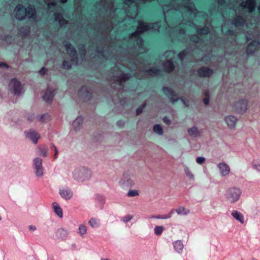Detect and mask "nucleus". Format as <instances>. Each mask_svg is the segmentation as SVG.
Returning <instances> with one entry per match:
<instances>
[{
  "instance_id": "nucleus-1",
  "label": "nucleus",
  "mask_w": 260,
  "mask_h": 260,
  "mask_svg": "<svg viewBox=\"0 0 260 260\" xmlns=\"http://www.w3.org/2000/svg\"><path fill=\"white\" fill-rule=\"evenodd\" d=\"M166 23L170 29L167 31L170 35L175 32L184 35L185 31L183 24L192 25L199 35L208 34L209 27L201 28L192 21H187L188 15L196 19L201 18V21H207L208 15L202 12H198L191 0H171L162 6Z\"/></svg>"
},
{
  "instance_id": "nucleus-2",
  "label": "nucleus",
  "mask_w": 260,
  "mask_h": 260,
  "mask_svg": "<svg viewBox=\"0 0 260 260\" xmlns=\"http://www.w3.org/2000/svg\"><path fill=\"white\" fill-rule=\"evenodd\" d=\"M159 28L160 24L159 22L147 24L141 21L138 22L137 29L131 35L130 39L136 42L140 49L142 50L140 51V53L146 51V50L143 47V41L140 37V34L148 30H158Z\"/></svg>"
},
{
  "instance_id": "nucleus-3",
  "label": "nucleus",
  "mask_w": 260,
  "mask_h": 260,
  "mask_svg": "<svg viewBox=\"0 0 260 260\" xmlns=\"http://www.w3.org/2000/svg\"><path fill=\"white\" fill-rule=\"evenodd\" d=\"M125 64L127 66L125 63H124L123 64L118 63V64H116L112 70L113 80L115 82L121 83L123 82H125L131 77V74L125 73V71L123 70V69H125L126 68L124 66Z\"/></svg>"
},
{
  "instance_id": "nucleus-4",
  "label": "nucleus",
  "mask_w": 260,
  "mask_h": 260,
  "mask_svg": "<svg viewBox=\"0 0 260 260\" xmlns=\"http://www.w3.org/2000/svg\"><path fill=\"white\" fill-rule=\"evenodd\" d=\"M35 13V8L31 6L25 8L22 5H18L14 11L15 17L18 20H22L26 16L29 18H31Z\"/></svg>"
},
{
  "instance_id": "nucleus-5",
  "label": "nucleus",
  "mask_w": 260,
  "mask_h": 260,
  "mask_svg": "<svg viewBox=\"0 0 260 260\" xmlns=\"http://www.w3.org/2000/svg\"><path fill=\"white\" fill-rule=\"evenodd\" d=\"M242 191L239 188L231 187L226 190L224 196L229 203L234 204L239 200Z\"/></svg>"
},
{
  "instance_id": "nucleus-6",
  "label": "nucleus",
  "mask_w": 260,
  "mask_h": 260,
  "mask_svg": "<svg viewBox=\"0 0 260 260\" xmlns=\"http://www.w3.org/2000/svg\"><path fill=\"white\" fill-rule=\"evenodd\" d=\"M74 178L79 181H84L91 177L90 170L85 168H77L73 172Z\"/></svg>"
},
{
  "instance_id": "nucleus-7",
  "label": "nucleus",
  "mask_w": 260,
  "mask_h": 260,
  "mask_svg": "<svg viewBox=\"0 0 260 260\" xmlns=\"http://www.w3.org/2000/svg\"><path fill=\"white\" fill-rule=\"evenodd\" d=\"M248 102L247 100L242 99L236 101L232 106L233 110L238 113L243 114L248 110Z\"/></svg>"
},
{
  "instance_id": "nucleus-8",
  "label": "nucleus",
  "mask_w": 260,
  "mask_h": 260,
  "mask_svg": "<svg viewBox=\"0 0 260 260\" xmlns=\"http://www.w3.org/2000/svg\"><path fill=\"white\" fill-rule=\"evenodd\" d=\"M33 168L36 176L42 177L44 175V169L42 165V159L40 157H36L33 159Z\"/></svg>"
},
{
  "instance_id": "nucleus-9",
  "label": "nucleus",
  "mask_w": 260,
  "mask_h": 260,
  "mask_svg": "<svg viewBox=\"0 0 260 260\" xmlns=\"http://www.w3.org/2000/svg\"><path fill=\"white\" fill-rule=\"evenodd\" d=\"M9 89L13 94L20 95L22 92V87L20 82L16 79H12L9 84Z\"/></svg>"
},
{
  "instance_id": "nucleus-10",
  "label": "nucleus",
  "mask_w": 260,
  "mask_h": 260,
  "mask_svg": "<svg viewBox=\"0 0 260 260\" xmlns=\"http://www.w3.org/2000/svg\"><path fill=\"white\" fill-rule=\"evenodd\" d=\"M255 7V0H246L240 5V8L244 11L247 10L249 13H251Z\"/></svg>"
},
{
  "instance_id": "nucleus-11",
  "label": "nucleus",
  "mask_w": 260,
  "mask_h": 260,
  "mask_svg": "<svg viewBox=\"0 0 260 260\" xmlns=\"http://www.w3.org/2000/svg\"><path fill=\"white\" fill-rule=\"evenodd\" d=\"M64 46L66 48L67 51L71 56V60L73 63L77 64V57L76 55V51L74 47L69 43H66Z\"/></svg>"
},
{
  "instance_id": "nucleus-12",
  "label": "nucleus",
  "mask_w": 260,
  "mask_h": 260,
  "mask_svg": "<svg viewBox=\"0 0 260 260\" xmlns=\"http://www.w3.org/2000/svg\"><path fill=\"white\" fill-rule=\"evenodd\" d=\"M224 120L229 128L235 129L238 121V119L236 117L232 115H229L225 116Z\"/></svg>"
},
{
  "instance_id": "nucleus-13",
  "label": "nucleus",
  "mask_w": 260,
  "mask_h": 260,
  "mask_svg": "<svg viewBox=\"0 0 260 260\" xmlns=\"http://www.w3.org/2000/svg\"><path fill=\"white\" fill-rule=\"evenodd\" d=\"M26 137L30 139L34 144L37 143L38 140L40 138V135L35 131L30 129L27 132H25Z\"/></svg>"
},
{
  "instance_id": "nucleus-14",
  "label": "nucleus",
  "mask_w": 260,
  "mask_h": 260,
  "mask_svg": "<svg viewBox=\"0 0 260 260\" xmlns=\"http://www.w3.org/2000/svg\"><path fill=\"white\" fill-rule=\"evenodd\" d=\"M163 91L165 94L170 98L172 102L174 103L178 100L177 95L171 89L167 87H164Z\"/></svg>"
},
{
  "instance_id": "nucleus-15",
  "label": "nucleus",
  "mask_w": 260,
  "mask_h": 260,
  "mask_svg": "<svg viewBox=\"0 0 260 260\" xmlns=\"http://www.w3.org/2000/svg\"><path fill=\"white\" fill-rule=\"evenodd\" d=\"M94 201L96 207L100 210H102L105 203V198L102 196L96 194L94 196Z\"/></svg>"
},
{
  "instance_id": "nucleus-16",
  "label": "nucleus",
  "mask_w": 260,
  "mask_h": 260,
  "mask_svg": "<svg viewBox=\"0 0 260 260\" xmlns=\"http://www.w3.org/2000/svg\"><path fill=\"white\" fill-rule=\"evenodd\" d=\"M59 194L62 198L66 200L70 199L73 196V192L68 187L60 189Z\"/></svg>"
},
{
  "instance_id": "nucleus-17",
  "label": "nucleus",
  "mask_w": 260,
  "mask_h": 260,
  "mask_svg": "<svg viewBox=\"0 0 260 260\" xmlns=\"http://www.w3.org/2000/svg\"><path fill=\"white\" fill-rule=\"evenodd\" d=\"M259 44L257 41H252L247 46L246 52L248 54H252L259 47Z\"/></svg>"
},
{
  "instance_id": "nucleus-18",
  "label": "nucleus",
  "mask_w": 260,
  "mask_h": 260,
  "mask_svg": "<svg viewBox=\"0 0 260 260\" xmlns=\"http://www.w3.org/2000/svg\"><path fill=\"white\" fill-rule=\"evenodd\" d=\"M188 135L192 137L197 138L202 135V131L197 126H192L188 129Z\"/></svg>"
},
{
  "instance_id": "nucleus-19",
  "label": "nucleus",
  "mask_w": 260,
  "mask_h": 260,
  "mask_svg": "<svg viewBox=\"0 0 260 260\" xmlns=\"http://www.w3.org/2000/svg\"><path fill=\"white\" fill-rule=\"evenodd\" d=\"M222 176L227 175L230 172V167L225 162H220L217 165Z\"/></svg>"
},
{
  "instance_id": "nucleus-20",
  "label": "nucleus",
  "mask_w": 260,
  "mask_h": 260,
  "mask_svg": "<svg viewBox=\"0 0 260 260\" xmlns=\"http://www.w3.org/2000/svg\"><path fill=\"white\" fill-rule=\"evenodd\" d=\"M213 73V70L208 68H202L198 70V74L201 77H208Z\"/></svg>"
},
{
  "instance_id": "nucleus-21",
  "label": "nucleus",
  "mask_w": 260,
  "mask_h": 260,
  "mask_svg": "<svg viewBox=\"0 0 260 260\" xmlns=\"http://www.w3.org/2000/svg\"><path fill=\"white\" fill-rule=\"evenodd\" d=\"M237 15V16L236 18L233 20L232 24L236 27L242 26L245 22V19H244L243 16H241L240 14Z\"/></svg>"
},
{
  "instance_id": "nucleus-22",
  "label": "nucleus",
  "mask_w": 260,
  "mask_h": 260,
  "mask_svg": "<svg viewBox=\"0 0 260 260\" xmlns=\"http://www.w3.org/2000/svg\"><path fill=\"white\" fill-rule=\"evenodd\" d=\"M68 234L69 232L68 230L63 228L59 229L56 232V235L57 237L62 239H66L68 236Z\"/></svg>"
},
{
  "instance_id": "nucleus-23",
  "label": "nucleus",
  "mask_w": 260,
  "mask_h": 260,
  "mask_svg": "<svg viewBox=\"0 0 260 260\" xmlns=\"http://www.w3.org/2000/svg\"><path fill=\"white\" fill-rule=\"evenodd\" d=\"M231 215L236 220L239 221L241 223H244V216L240 212L237 210H234L232 212Z\"/></svg>"
},
{
  "instance_id": "nucleus-24",
  "label": "nucleus",
  "mask_w": 260,
  "mask_h": 260,
  "mask_svg": "<svg viewBox=\"0 0 260 260\" xmlns=\"http://www.w3.org/2000/svg\"><path fill=\"white\" fill-rule=\"evenodd\" d=\"M83 119L82 117H78L73 122V126L75 131H79L82 126Z\"/></svg>"
},
{
  "instance_id": "nucleus-25",
  "label": "nucleus",
  "mask_w": 260,
  "mask_h": 260,
  "mask_svg": "<svg viewBox=\"0 0 260 260\" xmlns=\"http://www.w3.org/2000/svg\"><path fill=\"white\" fill-rule=\"evenodd\" d=\"M174 248L176 252L180 253L182 252L184 245L181 240H177L173 243Z\"/></svg>"
},
{
  "instance_id": "nucleus-26",
  "label": "nucleus",
  "mask_w": 260,
  "mask_h": 260,
  "mask_svg": "<svg viewBox=\"0 0 260 260\" xmlns=\"http://www.w3.org/2000/svg\"><path fill=\"white\" fill-rule=\"evenodd\" d=\"M143 72L147 75L154 76L157 75L159 73V70L156 68H152L149 69V70L147 69L146 68H143Z\"/></svg>"
},
{
  "instance_id": "nucleus-27",
  "label": "nucleus",
  "mask_w": 260,
  "mask_h": 260,
  "mask_svg": "<svg viewBox=\"0 0 260 260\" xmlns=\"http://www.w3.org/2000/svg\"><path fill=\"white\" fill-rule=\"evenodd\" d=\"M52 207L55 213L59 217L62 218L63 216L62 210L59 205L56 202L52 203Z\"/></svg>"
},
{
  "instance_id": "nucleus-28",
  "label": "nucleus",
  "mask_w": 260,
  "mask_h": 260,
  "mask_svg": "<svg viewBox=\"0 0 260 260\" xmlns=\"http://www.w3.org/2000/svg\"><path fill=\"white\" fill-rule=\"evenodd\" d=\"M54 93L53 91L47 89L43 96V99L46 102L51 101L54 96Z\"/></svg>"
},
{
  "instance_id": "nucleus-29",
  "label": "nucleus",
  "mask_w": 260,
  "mask_h": 260,
  "mask_svg": "<svg viewBox=\"0 0 260 260\" xmlns=\"http://www.w3.org/2000/svg\"><path fill=\"white\" fill-rule=\"evenodd\" d=\"M165 70L167 72H171L174 69V64L172 60L167 59L163 64Z\"/></svg>"
},
{
  "instance_id": "nucleus-30",
  "label": "nucleus",
  "mask_w": 260,
  "mask_h": 260,
  "mask_svg": "<svg viewBox=\"0 0 260 260\" xmlns=\"http://www.w3.org/2000/svg\"><path fill=\"white\" fill-rule=\"evenodd\" d=\"M38 154L43 157L47 156V148L45 145L39 146L38 148Z\"/></svg>"
},
{
  "instance_id": "nucleus-31",
  "label": "nucleus",
  "mask_w": 260,
  "mask_h": 260,
  "mask_svg": "<svg viewBox=\"0 0 260 260\" xmlns=\"http://www.w3.org/2000/svg\"><path fill=\"white\" fill-rule=\"evenodd\" d=\"M176 212L178 215H186L190 213V210L189 209H186L183 206H180L176 209Z\"/></svg>"
},
{
  "instance_id": "nucleus-32",
  "label": "nucleus",
  "mask_w": 260,
  "mask_h": 260,
  "mask_svg": "<svg viewBox=\"0 0 260 260\" xmlns=\"http://www.w3.org/2000/svg\"><path fill=\"white\" fill-rule=\"evenodd\" d=\"M55 20L58 22L60 26H62L67 23V20L63 18L61 14L58 13L55 14Z\"/></svg>"
},
{
  "instance_id": "nucleus-33",
  "label": "nucleus",
  "mask_w": 260,
  "mask_h": 260,
  "mask_svg": "<svg viewBox=\"0 0 260 260\" xmlns=\"http://www.w3.org/2000/svg\"><path fill=\"white\" fill-rule=\"evenodd\" d=\"M88 224L93 228H96L99 226V220L95 218H91L88 221Z\"/></svg>"
},
{
  "instance_id": "nucleus-34",
  "label": "nucleus",
  "mask_w": 260,
  "mask_h": 260,
  "mask_svg": "<svg viewBox=\"0 0 260 260\" xmlns=\"http://www.w3.org/2000/svg\"><path fill=\"white\" fill-rule=\"evenodd\" d=\"M165 228L161 225L155 226L154 229V234L157 236H160L164 232Z\"/></svg>"
},
{
  "instance_id": "nucleus-35",
  "label": "nucleus",
  "mask_w": 260,
  "mask_h": 260,
  "mask_svg": "<svg viewBox=\"0 0 260 260\" xmlns=\"http://www.w3.org/2000/svg\"><path fill=\"white\" fill-rule=\"evenodd\" d=\"M190 41H192V42L196 43L197 44H199L201 43L203 41L202 39H201L199 37V36H197V35L192 36L190 38ZM197 46L199 47L200 45H197Z\"/></svg>"
},
{
  "instance_id": "nucleus-36",
  "label": "nucleus",
  "mask_w": 260,
  "mask_h": 260,
  "mask_svg": "<svg viewBox=\"0 0 260 260\" xmlns=\"http://www.w3.org/2000/svg\"><path fill=\"white\" fill-rule=\"evenodd\" d=\"M153 131L159 135L163 134V130L162 127L159 124H155L153 126Z\"/></svg>"
},
{
  "instance_id": "nucleus-37",
  "label": "nucleus",
  "mask_w": 260,
  "mask_h": 260,
  "mask_svg": "<svg viewBox=\"0 0 260 260\" xmlns=\"http://www.w3.org/2000/svg\"><path fill=\"white\" fill-rule=\"evenodd\" d=\"M253 168L260 172V158L254 159L252 162Z\"/></svg>"
},
{
  "instance_id": "nucleus-38",
  "label": "nucleus",
  "mask_w": 260,
  "mask_h": 260,
  "mask_svg": "<svg viewBox=\"0 0 260 260\" xmlns=\"http://www.w3.org/2000/svg\"><path fill=\"white\" fill-rule=\"evenodd\" d=\"M87 232L86 226L84 224H80L79 226V234L81 237H84V235Z\"/></svg>"
},
{
  "instance_id": "nucleus-39",
  "label": "nucleus",
  "mask_w": 260,
  "mask_h": 260,
  "mask_svg": "<svg viewBox=\"0 0 260 260\" xmlns=\"http://www.w3.org/2000/svg\"><path fill=\"white\" fill-rule=\"evenodd\" d=\"M184 172L187 176V177H188L190 179H194V175L190 170L188 167L187 166H184Z\"/></svg>"
},
{
  "instance_id": "nucleus-40",
  "label": "nucleus",
  "mask_w": 260,
  "mask_h": 260,
  "mask_svg": "<svg viewBox=\"0 0 260 260\" xmlns=\"http://www.w3.org/2000/svg\"><path fill=\"white\" fill-rule=\"evenodd\" d=\"M165 55L167 59L172 60L175 56V52L173 51H168L165 52Z\"/></svg>"
},
{
  "instance_id": "nucleus-41",
  "label": "nucleus",
  "mask_w": 260,
  "mask_h": 260,
  "mask_svg": "<svg viewBox=\"0 0 260 260\" xmlns=\"http://www.w3.org/2000/svg\"><path fill=\"white\" fill-rule=\"evenodd\" d=\"M123 183L127 186H132L135 184L134 181L129 178H125Z\"/></svg>"
},
{
  "instance_id": "nucleus-42",
  "label": "nucleus",
  "mask_w": 260,
  "mask_h": 260,
  "mask_svg": "<svg viewBox=\"0 0 260 260\" xmlns=\"http://www.w3.org/2000/svg\"><path fill=\"white\" fill-rule=\"evenodd\" d=\"M129 197H134L139 196V191L137 190H129L127 193Z\"/></svg>"
},
{
  "instance_id": "nucleus-43",
  "label": "nucleus",
  "mask_w": 260,
  "mask_h": 260,
  "mask_svg": "<svg viewBox=\"0 0 260 260\" xmlns=\"http://www.w3.org/2000/svg\"><path fill=\"white\" fill-rule=\"evenodd\" d=\"M133 218V216L132 215H126L125 216L122 217L121 218V220L123 222L126 223V222H127L129 221Z\"/></svg>"
},
{
  "instance_id": "nucleus-44",
  "label": "nucleus",
  "mask_w": 260,
  "mask_h": 260,
  "mask_svg": "<svg viewBox=\"0 0 260 260\" xmlns=\"http://www.w3.org/2000/svg\"><path fill=\"white\" fill-rule=\"evenodd\" d=\"M205 158L204 157L199 156L196 158V161L199 164H202L205 162Z\"/></svg>"
},
{
  "instance_id": "nucleus-45",
  "label": "nucleus",
  "mask_w": 260,
  "mask_h": 260,
  "mask_svg": "<svg viewBox=\"0 0 260 260\" xmlns=\"http://www.w3.org/2000/svg\"><path fill=\"white\" fill-rule=\"evenodd\" d=\"M51 148L54 151V153L55 154H54V159H57V158L58 157V150H57V148L56 147V146L54 145H53V144L52 145Z\"/></svg>"
},
{
  "instance_id": "nucleus-46",
  "label": "nucleus",
  "mask_w": 260,
  "mask_h": 260,
  "mask_svg": "<svg viewBox=\"0 0 260 260\" xmlns=\"http://www.w3.org/2000/svg\"><path fill=\"white\" fill-rule=\"evenodd\" d=\"M186 54H187V51H185V50H184L182 52H181L179 54H178V56H179V58L181 60H182L184 57H185V56L186 55Z\"/></svg>"
},
{
  "instance_id": "nucleus-47",
  "label": "nucleus",
  "mask_w": 260,
  "mask_h": 260,
  "mask_svg": "<svg viewBox=\"0 0 260 260\" xmlns=\"http://www.w3.org/2000/svg\"><path fill=\"white\" fill-rule=\"evenodd\" d=\"M62 66L64 69H69L71 67V64L69 62L64 60L62 63Z\"/></svg>"
},
{
  "instance_id": "nucleus-48",
  "label": "nucleus",
  "mask_w": 260,
  "mask_h": 260,
  "mask_svg": "<svg viewBox=\"0 0 260 260\" xmlns=\"http://www.w3.org/2000/svg\"><path fill=\"white\" fill-rule=\"evenodd\" d=\"M48 117L47 115H41L38 117L39 121L42 122H44L45 120V118Z\"/></svg>"
},
{
  "instance_id": "nucleus-49",
  "label": "nucleus",
  "mask_w": 260,
  "mask_h": 260,
  "mask_svg": "<svg viewBox=\"0 0 260 260\" xmlns=\"http://www.w3.org/2000/svg\"><path fill=\"white\" fill-rule=\"evenodd\" d=\"M146 104H144L142 105V106L140 108H138L136 110L137 115L140 114L143 110V109L145 107Z\"/></svg>"
},
{
  "instance_id": "nucleus-50",
  "label": "nucleus",
  "mask_w": 260,
  "mask_h": 260,
  "mask_svg": "<svg viewBox=\"0 0 260 260\" xmlns=\"http://www.w3.org/2000/svg\"><path fill=\"white\" fill-rule=\"evenodd\" d=\"M163 121L165 123H166L168 125H170L171 123V120L167 117H165L163 118Z\"/></svg>"
},
{
  "instance_id": "nucleus-51",
  "label": "nucleus",
  "mask_w": 260,
  "mask_h": 260,
  "mask_svg": "<svg viewBox=\"0 0 260 260\" xmlns=\"http://www.w3.org/2000/svg\"><path fill=\"white\" fill-rule=\"evenodd\" d=\"M129 63L131 64H132V68L131 69V71L132 72H133V70H135L134 68H137L138 67H137V64L135 63H134L133 62H132L131 61L129 62Z\"/></svg>"
},
{
  "instance_id": "nucleus-52",
  "label": "nucleus",
  "mask_w": 260,
  "mask_h": 260,
  "mask_svg": "<svg viewBox=\"0 0 260 260\" xmlns=\"http://www.w3.org/2000/svg\"><path fill=\"white\" fill-rule=\"evenodd\" d=\"M203 102L205 105H208L209 103V97H206L203 99Z\"/></svg>"
},
{
  "instance_id": "nucleus-53",
  "label": "nucleus",
  "mask_w": 260,
  "mask_h": 260,
  "mask_svg": "<svg viewBox=\"0 0 260 260\" xmlns=\"http://www.w3.org/2000/svg\"><path fill=\"white\" fill-rule=\"evenodd\" d=\"M46 70L45 68H42L41 70L39 71V73L41 75H44L46 73Z\"/></svg>"
},
{
  "instance_id": "nucleus-54",
  "label": "nucleus",
  "mask_w": 260,
  "mask_h": 260,
  "mask_svg": "<svg viewBox=\"0 0 260 260\" xmlns=\"http://www.w3.org/2000/svg\"><path fill=\"white\" fill-rule=\"evenodd\" d=\"M55 4H56V3L55 2H49L48 3V6L49 8H50L51 6H54L55 5Z\"/></svg>"
},
{
  "instance_id": "nucleus-55",
  "label": "nucleus",
  "mask_w": 260,
  "mask_h": 260,
  "mask_svg": "<svg viewBox=\"0 0 260 260\" xmlns=\"http://www.w3.org/2000/svg\"><path fill=\"white\" fill-rule=\"evenodd\" d=\"M28 228L30 231H35L36 230V227L32 225H30L28 226Z\"/></svg>"
},
{
  "instance_id": "nucleus-56",
  "label": "nucleus",
  "mask_w": 260,
  "mask_h": 260,
  "mask_svg": "<svg viewBox=\"0 0 260 260\" xmlns=\"http://www.w3.org/2000/svg\"><path fill=\"white\" fill-rule=\"evenodd\" d=\"M174 210L173 209H172L170 210L169 213L167 214L168 216H170L169 218H170L172 217V214L174 213Z\"/></svg>"
},
{
  "instance_id": "nucleus-57",
  "label": "nucleus",
  "mask_w": 260,
  "mask_h": 260,
  "mask_svg": "<svg viewBox=\"0 0 260 260\" xmlns=\"http://www.w3.org/2000/svg\"><path fill=\"white\" fill-rule=\"evenodd\" d=\"M0 67H5V68H7L8 67L6 63L3 62H0Z\"/></svg>"
},
{
  "instance_id": "nucleus-58",
  "label": "nucleus",
  "mask_w": 260,
  "mask_h": 260,
  "mask_svg": "<svg viewBox=\"0 0 260 260\" xmlns=\"http://www.w3.org/2000/svg\"><path fill=\"white\" fill-rule=\"evenodd\" d=\"M170 216H168L167 214L166 215H161V219H168L169 218Z\"/></svg>"
},
{
  "instance_id": "nucleus-59",
  "label": "nucleus",
  "mask_w": 260,
  "mask_h": 260,
  "mask_svg": "<svg viewBox=\"0 0 260 260\" xmlns=\"http://www.w3.org/2000/svg\"><path fill=\"white\" fill-rule=\"evenodd\" d=\"M224 3V0H218V4L219 5H222Z\"/></svg>"
},
{
  "instance_id": "nucleus-60",
  "label": "nucleus",
  "mask_w": 260,
  "mask_h": 260,
  "mask_svg": "<svg viewBox=\"0 0 260 260\" xmlns=\"http://www.w3.org/2000/svg\"><path fill=\"white\" fill-rule=\"evenodd\" d=\"M182 101L183 102V104L185 105V106L187 107L188 105L186 103L185 101L182 99H181Z\"/></svg>"
},
{
  "instance_id": "nucleus-61",
  "label": "nucleus",
  "mask_w": 260,
  "mask_h": 260,
  "mask_svg": "<svg viewBox=\"0 0 260 260\" xmlns=\"http://www.w3.org/2000/svg\"><path fill=\"white\" fill-rule=\"evenodd\" d=\"M205 94L206 97H209L208 91H206L205 93Z\"/></svg>"
},
{
  "instance_id": "nucleus-62",
  "label": "nucleus",
  "mask_w": 260,
  "mask_h": 260,
  "mask_svg": "<svg viewBox=\"0 0 260 260\" xmlns=\"http://www.w3.org/2000/svg\"><path fill=\"white\" fill-rule=\"evenodd\" d=\"M133 74H134V76H135L136 77H137V78H140V77H139V75L137 74V73H132Z\"/></svg>"
},
{
  "instance_id": "nucleus-63",
  "label": "nucleus",
  "mask_w": 260,
  "mask_h": 260,
  "mask_svg": "<svg viewBox=\"0 0 260 260\" xmlns=\"http://www.w3.org/2000/svg\"><path fill=\"white\" fill-rule=\"evenodd\" d=\"M157 215H152L150 216V218L151 219H156Z\"/></svg>"
},
{
  "instance_id": "nucleus-64",
  "label": "nucleus",
  "mask_w": 260,
  "mask_h": 260,
  "mask_svg": "<svg viewBox=\"0 0 260 260\" xmlns=\"http://www.w3.org/2000/svg\"><path fill=\"white\" fill-rule=\"evenodd\" d=\"M156 219H161V215H157L156 217Z\"/></svg>"
}]
</instances>
